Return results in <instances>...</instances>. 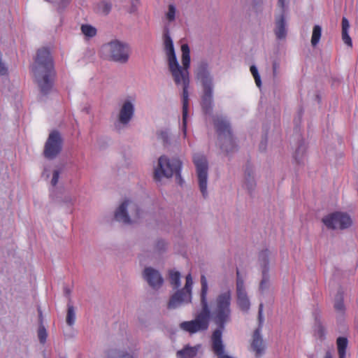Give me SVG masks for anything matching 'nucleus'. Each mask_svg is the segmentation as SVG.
Segmentation results:
<instances>
[{
  "label": "nucleus",
  "mask_w": 358,
  "mask_h": 358,
  "mask_svg": "<svg viewBox=\"0 0 358 358\" xmlns=\"http://www.w3.org/2000/svg\"><path fill=\"white\" fill-rule=\"evenodd\" d=\"M40 92L47 95L54 85L55 76L54 59L48 47H42L36 50L34 62L30 66Z\"/></svg>",
  "instance_id": "nucleus-1"
},
{
  "label": "nucleus",
  "mask_w": 358,
  "mask_h": 358,
  "mask_svg": "<svg viewBox=\"0 0 358 358\" xmlns=\"http://www.w3.org/2000/svg\"><path fill=\"white\" fill-rule=\"evenodd\" d=\"M143 275L144 279L153 289L158 290L162 287L164 279L157 270L152 267H146Z\"/></svg>",
  "instance_id": "nucleus-15"
},
{
  "label": "nucleus",
  "mask_w": 358,
  "mask_h": 358,
  "mask_svg": "<svg viewBox=\"0 0 358 358\" xmlns=\"http://www.w3.org/2000/svg\"><path fill=\"white\" fill-rule=\"evenodd\" d=\"M60 171L59 170H54L52 173V178L51 180V185L55 187L57 185L59 178Z\"/></svg>",
  "instance_id": "nucleus-38"
},
{
  "label": "nucleus",
  "mask_w": 358,
  "mask_h": 358,
  "mask_svg": "<svg viewBox=\"0 0 358 358\" xmlns=\"http://www.w3.org/2000/svg\"><path fill=\"white\" fill-rule=\"evenodd\" d=\"M103 50L109 52L110 60L125 64L129 59L131 48L128 43L119 40H113L102 46Z\"/></svg>",
  "instance_id": "nucleus-7"
},
{
  "label": "nucleus",
  "mask_w": 358,
  "mask_h": 358,
  "mask_svg": "<svg viewBox=\"0 0 358 358\" xmlns=\"http://www.w3.org/2000/svg\"><path fill=\"white\" fill-rule=\"evenodd\" d=\"M236 301L241 310L245 313L249 311L250 302L238 268H236Z\"/></svg>",
  "instance_id": "nucleus-13"
},
{
  "label": "nucleus",
  "mask_w": 358,
  "mask_h": 358,
  "mask_svg": "<svg viewBox=\"0 0 358 358\" xmlns=\"http://www.w3.org/2000/svg\"><path fill=\"white\" fill-rule=\"evenodd\" d=\"M185 280H186V282H185V287L182 289H184L185 292H187L188 293L192 294V287L193 281H192V275L190 273H189L186 276Z\"/></svg>",
  "instance_id": "nucleus-36"
},
{
  "label": "nucleus",
  "mask_w": 358,
  "mask_h": 358,
  "mask_svg": "<svg viewBox=\"0 0 358 358\" xmlns=\"http://www.w3.org/2000/svg\"><path fill=\"white\" fill-rule=\"evenodd\" d=\"M107 358H136L133 354L126 350L114 348L108 350Z\"/></svg>",
  "instance_id": "nucleus-22"
},
{
  "label": "nucleus",
  "mask_w": 358,
  "mask_h": 358,
  "mask_svg": "<svg viewBox=\"0 0 358 358\" xmlns=\"http://www.w3.org/2000/svg\"><path fill=\"white\" fill-rule=\"evenodd\" d=\"M264 304L261 303L258 310V327L255 329L252 336L250 344L252 350L255 352L257 357H260L265 352L266 345L261 335L262 329L264 324L263 316Z\"/></svg>",
  "instance_id": "nucleus-11"
},
{
  "label": "nucleus",
  "mask_w": 358,
  "mask_h": 358,
  "mask_svg": "<svg viewBox=\"0 0 358 358\" xmlns=\"http://www.w3.org/2000/svg\"><path fill=\"white\" fill-rule=\"evenodd\" d=\"M64 139L57 130L52 131L45 143L43 155L49 160L55 159L62 151Z\"/></svg>",
  "instance_id": "nucleus-9"
},
{
  "label": "nucleus",
  "mask_w": 358,
  "mask_h": 358,
  "mask_svg": "<svg viewBox=\"0 0 358 358\" xmlns=\"http://www.w3.org/2000/svg\"><path fill=\"white\" fill-rule=\"evenodd\" d=\"M140 218V209L137 204L126 199L115 212V219L124 224H131Z\"/></svg>",
  "instance_id": "nucleus-8"
},
{
  "label": "nucleus",
  "mask_w": 358,
  "mask_h": 358,
  "mask_svg": "<svg viewBox=\"0 0 358 358\" xmlns=\"http://www.w3.org/2000/svg\"><path fill=\"white\" fill-rule=\"evenodd\" d=\"M269 271H266V268L265 271H262V278L259 283V290L262 292H264L265 290H266L268 288L269 282H270V277L268 274Z\"/></svg>",
  "instance_id": "nucleus-31"
},
{
  "label": "nucleus",
  "mask_w": 358,
  "mask_h": 358,
  "mask_svg": "<svg viewBox=\"0 0 358 358\" xmlns=\"http://www.w3.org/2000/svg\"><path fill=\"white\" fill-rule=\"evenodd\" d=\"M38 311L40 321H41V322H42V320H43L42 311L41 310L40 308H38Z\"/></svg>",
  "instance_id": "nucleus-47"
},
{
  "label": "nucleus",
  "mask_w": 358,
  "mask_h": 358,
  "mask_svg": "<svg viewBox=\"0 0 358 358\" xmlns=\"http://www.w3.org/2000/svg\"><path fill=\"white\" fill-rule=\"evenodd\" d=\"M76 319V313L74 307L70 303L67 305V313H66V323L68 325L71 326L74 324Z\"/></svg>",
  "instance_id": "nucleus-32"
},
{
  "label": "nucleus",
  "mask_w": 358,
  "mask_h": 358,
  "mask_svg": "<svg viewBox=\"0 0 358 358\" xmlns=\"http://www.w3.org/2000/svg\"><path fill=\"white\" fill-rule=\"evenodd\" d=\"M259 259L262 264V270L269 271V250L265 249L262 250L259 255Z\"/></svg>",
  "instance_id": "nucleus-27"
},
{
  "label": "nucleus",
  "mask_w": 358,
  "mask_h": 358,
  "mask_svg": "<svg viewBox=\"0 0 358 358\" xmlns=\"http://www.w3.org/2000/svg\"><path fill=\"white\" fill-rule=\"evenodd\" d=\"M176 289V292L170 296L167 303V308L169 310L176 309L192 301L191 293H188L182 289Z\"/></svg>",
  "instance_id": "nucleus-14"
},
{
  "label": "nucleus",
  "mask_w": 358,
  "mask_h": 358,
  "mask_svg": "<svg viewBox=\"0 0 358 358\" xmlns=\"http://www.w3.org/2000/svg\"><path fill=\"white\" fill-rule=\"evenodd\" d=\"M134 113V106L130 101H125L120 110L119 121L122 124H127Z\"/></svg>",
  "instance_id": "nucleus-16"
},
{
  "label": "nucleus",
  "mask_w": 358,
  "mask_h": 358,
  "mask_svg": "<svg viewBox=\"0 0 358 358\" xmlns=\"http://www.w3.org/2000/svg\"><path fill=\"white\" fill-rule=\"evenodd\" d=\"M164 38V49L166 55L175 53L173 41L169 35V29H166L163 35Z\"/></svg>",
  "instance_id": "nucleus-24"
},
{
  "label": "nucleus",
  "mask_w": 358,
  "mask_h": 358,
  "mask_svg": "<svg viewBox=\"0 0 358 358\" xmlns=\"http://www.w3.org/2000/svg\"><path fill=\"white\" fill-rule=\"evenodd\" d=\"M80 30L83 34L87 38H93L97 34L96 29L94 27L87 24H82L80 27Z\"/></svg>",
  "instance_id": "nucleus-28"
},
{
  "label": "nucleus",
  "mask_w": 358,
  "mask_h": 358,
  "mask_svg": "<svg viewBox=\"0 0 358 358\" xmlns=\"http://www.w3.org/2000/svg\"><path fill=\"white\" fill-rule=\"evenodd\" d=\"M159 136L162 140L164 145L169 143V137L166 131H162L159 133Z\"/></svg>",
  "instance_id": "nucleus-39"
},
{
  "label": "nucleus",
  "mask_w": 358,
  "mask_h": 358,
  "mask_svg": "<svg viewBox=\"0 0 358 358\" xmlns=\"http://www.w3.org/2000/svg\"><path fill=\"white\" fill-rule=\"evenodd\" d=\"M199 346L191 347L185 345L182 350L177 352L178 358H194L196 356Z\"/></svg>",
  "instance_id": "nucleus-21"
},
{
  "label": "nucleus",
  "mask_w": 358,
  "mask_h": 358,
  "mask_svg": "<svg viewBox=\"0 0 358 358\" xmlns=\"http://www.w3.org/2000/svg\"><path fill=\"white\" fill-rule=\"evenodd\" d=\"M196 78L201 82L202 93L201 94L200 106L203 113L211 115L213 112V80L208 70V64L201 61L197 66Z\"/></svg>",
  "instance_id": "nucleus-3"
},
{
  "label": "nucleus",
  "mask_w": 358,
  "mask_h": 358,
  "mask_svg": "<svg viewBox=\"0 0 358 358\" xmlns=\"http://www.w3.org/2000/svg\"><path fill=\"white\" fill-rule=\"evenodd\" d=\"M201 310L195 319L191 321H185L180 324V328L189 334H195L198 331H203L208 329L209 327V320L210 317V310L207 301L208 283L204 275L201 277Z\"/></svg>",
  "instance_id": "nucleus-2"
},
{
  "label": "nucleus",
  "mask_w": 358,
  "mask_h": 358,
  "mask_svg": "<svg viewBox=\"0 0 358 358\" xmlns=\"http://www.w3.org/2000/svg\"><path fill=\"white\" fill-rule=\"evenodd\" d=\"M324 358H332L331 353L329 351L327 352Z\"/></svg>",
  "instance_id": "nucleus-46"
},
{
  "label": "nucleus",
  "mask_w": 358,
  "mask_h": 358,
  "mask_svg": "<svg viewBox=\"0 0 358 358\" xmlns=\"http://www.w3.org/2000/svg\"><path fill=\"white\" fill-rule=\"evenodd\" d=\"M182 51V71H184L187 73V76L189 78L188 69L190 65V55H189V48L187 44H182L181 46Z\"/></svg>",
  "instance_id": "nucleus-20"
},
{
  "label": "nucleus",
  "mask_w": 358,
  "mask_h": 358,
  "mask_svg": "<svg viewBox=\"0 0 358 358\" xmlns=\"http://www.w3.org/2000/svg\"><path fill=\"white\" fill-rule=\"evenodd\" d=\"M165 246H166V244H165L164 241L162 240L158 241L156 243V248L159 251L164 250Z\"/></svg>",
  "instance_id": "nucleus-43"
},
{
  "label": "nucleus",
  "mask_w": 358,
  "mask_h": 358,
  "mask_svg": "<svg viewBox=\"0 0 358 358\" xmlns=\"http://www.w3.org/2000/svg\"><path fill=\"white\" fill-rule=\"evenodd\" d=\"M61 358H64V357H61Z\"/></svg>",
  "instance_id": "nucleus-48"
},
{
  "label": "nucleus",
  "mask_w": 358,
  "mask_h": 358,
  "mask_svg": "<svg viewBox=\"0 0 358 358\" xmlns=\"http://www.w3.org/2000/svg\"><path fill=\"white\" fill-rule=\"evenodd\" d=\"M166 18L169 21L172 22L176 18V8L173 4L169 6V10L166 13Z\"/></svg>",
  "instance_id": "nucleus-37"
},
{
  "label": "nucleus",
  "mask_w": 358,
  "mask_h": 358,
  "mask_svg": "<svg viewBox=\"0 0 358 358\" xmlns=\"http://www.w3.org/2000/svg\"><path fill=\"white\" fill-rule=\"evenodd\" d=\"M169 280L174 289H178L180 286V273L178 271H172L169 273Z\"/></svg>",
  "instance_id": "nucleus-29"
},
{
  "label": "nucleus",
  "mask_w": 358,
  "mask_h": 358,
  "mask_svg": "<svg viewBox=\"0 0 358 358\" xmlns=\"http://www.w3.org/2000/svg\"><path fill=\"white\" fill-rule=\"evenodd\" d=\"M8 73V69L4 65V64L2 62L1 60H0V75L4 76L6 75Z\"/></svg>",
  "instance_id": "nucleus-42"
},
{
  "label": "nucleus",
  "mask_w": 358,
  "mask_h": 358,
  "mask_svg": "<svg viewBox=\"0 0 358 358\" xmlns=\"http://www.w3.org/2000/svg\"><path fill=\"white\" fill-rule=\"evenodd\" d=\"M322 222L329 229L332 230L348 229L352 223V219L348 213L339 211L324 216L322 219Z\"/></svg>",
  "instance_id": "nucleus-10"
},
{
  "label": "nucleus",
  "mask_w": 358,
  "mask_h": 358,
  "mask_svg": "<svg viewBox=\"0 0 358 358\" xmlns=\"http://www.w3.org/2000/svg\"><path fill=\"white\" fill-rule=\"evenodd\" d=\"M284 13L285 10H282V13L275 20L274 33L276 38L279 40L284 39L287 36L286 21Z\"/></svg>",
  "instance_id": "nucleus-18"
},
{
  "label": "nucleus",
  "mask_w": 358,
  "mask_h": 358,
  "mask_svg": "<svg viewBox=\"0 0 358 358\" xmlns=\"http://www.w3.org/2000/svg\"><path fill=\"white\" fill-rule=\"evenodd\" d=\"M182 162L178 158L169 159L163 155L158 159L157 167L155 170L154 177L156 180H160L162 177L171 178L175 176L176 180L180 185H182L181 177Z\"/></svg>",
  "instance_id": "nucleus-6"
},
{
  "label": "nucleus",
  "mask_w": 358,
  "mask_h": 358,
  "mask_svg": "<svg viewBox=\"0 0 358 358\" xmlns=\"http://www.w3.org/2000/svg\"><path fill=\"white\" fill-rule=\"evenodd\" d=\"M334 308L335 310L343 315L345 312V306L344 303V297L342 292H338L335 296Z\"/></svg>",
  "instance_id": "nucleus-25"
},
{
  "label": "nucleus",
  "mask_w": 358,
  "mask_h": 358,
  "mask_svg": "<svg viewBox=\"0 0 358 358\" xmlns=\"http://www.w3.org/2000/svg\"><path fill=\"white\" fill-rule=\"evenodd\" d=\"M336 344L339 358H345L346 349L348 344V338L345 337H338L336 340Z\"/></svg>",
  "instance_id": "nucleus-26"
},
{
  "label": "nucleus",
  "mask_w": 358,
  "mask_h": 358,
  "mask_svg": "<svg viewBox=\"0 0 358 358\" xmlns=\"http://www.w3.org/2000/svg\"><path fill=\"white\" fill-rule=\"evenodd\" d=\"M47 336L45 328L43 325L40 326L38 330V337L41 343L44 344L45 343Z\"/></svg>",
  "instance_id": "nucleus-35"
},
{
  "label": "nucleus",
  "mask_w": 358,
  "mask_h": 358,
  "mask_svg": "<svg viewBox=\"0 0 358 358\" xmlns=\"http://www.w3.org/2000/svg\"><path fill=\"white\" fill-rule=\"evenodd\" d=\"M263 1L262 0H252V3L254 7H257L259 6H261L262 4Z\"/></svg>",
  "instance_id": "nucleus-44"
},
{
  "label": "nucleus",
  "mask_w": 358,
  "mask_h": 358,
  "mask_svg": "<svg viewBox=\"0 0 358 358\" xmlns=\"http://www.w3.org/2000/svg\"><path fill=\"white\" fill-rule=\"evenodd\" d=\"M278 3L280 7L284 10L285 6V0H278Z\"/></svg>",
  "instance_id": "nucleus-45"
},
{
  "label": "nucleus",
  "mask_w": 358,
  "mask_h": 358,
  "mask_svg": "<svg viewBox=\"0 0 358 358\" xmlns=\"http://www.w3.org/2000/svg\"><path fill=\"white\" fill-rule=\"evenodd\" d=\"M280 68V64L277 61H274L272 64L273 76L274 78L278 76V69Z\"/></svg>",
  "instance_id": "nucleus-41"
},
{
  "label": "nucleus",
  "mask_w": 358,
  "mask_h": 358,
  "mask_svg": "<svg viewBox=\"0 0 358 358\" xmlns=\"http://www.w3.org/2000/svg\"><path fill=\"white\" fill-rule=\"evenodd\" d=\"M244 185L248 192L251 194L256 187V181L254 177V171L250 164H247L244 175Z\"/></svg>",
  "instance_id": "nucleus-19"
},
{
  "label": "nucleus",
  "mask_w": 358,
  "mask_h": 358,
  "mask_svg": "<svg viewBox=\"0 0 358 358\" xmlns=\"http://www.w3.org/2000/svg\"><path fill=\"white\" fill-rule=\"evenodd\" d=\"M168 59V65L170 72L173 78L175 83L178 85H182V124L185 129L187 124V118L188 115L189 106V93L188 87L189 85V78L187 76L185 71H182V67L179 65L176 58V52L166 55Z\"/></svg>",
  "instance_id": "nucleus-5"
},
{
  "label": "nucleus",
  "mask_w": 358,
  "mask_h": 358,
  "mask_svg": "<svg viewBox=\"0 0 358 358\" xmlns=\"http://www.w3.org/2000/svg\"><path fill=\"white\" fill-rule=\"evenodd\" d=\"M250 70L254 77L257 86L260 88L262 87V80L257 67L255 65H252Z\"/></svg>",
  "instance_id": "nucleus-33"
},
{
  "label": "nucleus",
  "mask_w": 358,
  "mask_h": 358,
  "mask_svg": "<svg viewBox=\"0 0 358 358\" xmlns=\"http://www.w3.org/2000/svg\"><path fill=\"white\" fill-rule=\"evenodd\" d=\"M213 122L217 135V143L222 152L226 156L237 152L238 145L229 122L222 117H215Z\"/></svg>",
  "instance_id": "nucleus-4"
},
{
  "label": "nucleus",
  "mask_w": 358,
  "mask_h": 358,
  "mask_svg": "<svg viewBox=\"0 0 358 358\" xmlns=\"http://www.w3.org/2000/svg\"><path fill=\"white\" fill-rule=\"evenodd\" d=\"M301 152V153L303 154V152H304V148L302 147V146H299L298 148L295 151V154H294V157H295V159L296 161L297 162V163H300V158L299 157V153Z\"/></svg>",
  "instance_id": "nucleus-40"
},
{
  "label": "nucleus",
  "mask_w": 358,
  "mask_h": 358,
  "mask_svg": "<svg viewBox=\"0 0 358 358\" xmlns=\"http://www.w3.org/2000/svg\"><path fill=\"white\" fill-rule=\"evenodd\" d=\"M193 162L196 169L200 191L203 197H206L208 194L207 178L208 165L207 159L204 155H196L193 157Z\"/></svg>",
  "instance_id": "nucleus-12"
},
{
  "label": "nucleus",
  "mask_w": 358,
  "mask_h": 358,
  "mask_svg": "<svg viewBox=\"0 0 358 358\" xmlns=\"http://www.w3.org/2000/svg\"><path fill=\"white\" fill-rule=\"evenodd\" d=\"M322 28L320 25H315L313 29V34L311 37V45L315 47L321 38Z\"/></svg>",
  "instance_id": "nucleus-30"
},
{
  "label": "nucleus",
  "mask_w": 358,
  "mask_h": 358,
  "mask_svg": "<svg viewBox=\"0 0 358 358\" xmlns=\"http://www.w3.org/2000/svg\"><path fill=\"white\" fill-rule=\"evenodd\" d=\"M326 330L323 325L320 313L316 310L314 313V326H313V335L317 337L320 341L325 339Z\"/></svg>",
  "instance_id": "nucleus-17"
},
{
  "label": "nucleus",
  "mask_w": 358,
  "mask_h": 358,
  "mask_svg": "<svg viewBox=\"0 0 358 358\" xmlns=\"http://www.w3.org/2000/svg\"><path fill=\"white\" fill-rule=\"evenodd\" d=\"M349 28V21L345 17H343L342 18V39L346 45L351 47L352 45V39L348 34Z\"/></svg>",
  "instance_id": "nucleus-23"
},
{
  "label": "nucleus",
  "mask_w": 358,
  "mask_h": 358,
  "mask_svg": "<svg viewBox=\"0 0 358 358\" xmlns=\"http://www.w3.org/2000/svg\"><path fill=\"white\" fill-rule=\"evenodd\" d=\"M99 8L104 15H108L112 8V4L108 1H101L99 4Z\"/></svg>",
  "instance_id": "nucleus-34"
}]
</instances>
